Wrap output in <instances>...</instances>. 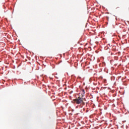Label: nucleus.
Returning a JSON list of instances; mask_svg holds the SVG:
<instances>
[{"label": "nucleus", "instance_id": "obj_1", "mask_svg": "<svg viewBox=\"0 0 129 129\" xmlns=\"http://www.w3.org/2000/svg\"><path fill=\"white\" fill-rule=\"evenodd\" d=\"M83 96H84V95H82V97H78V98L74 99V101L77 104H81L82 103L83 105H85V103L83 101L85 99L83 98Z\"/></svg>", "mask_w": 129, "mask_h": 129}, {"label": "nucleus", "instance_id": "obj_2", "mask_svg": "<svg viewBox=\"0 0 129 129\" xmlns=\"http://www.w3.org/2000/svg\"><path fill=\"white\" fill-rule=\"evenodd\" d=\"M82 92L83 93V95H84V94H85V90H84V89H82Z\"/></svg>", "mask_w": 129, "mask_h": 129}]
</instances>
